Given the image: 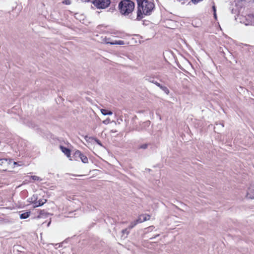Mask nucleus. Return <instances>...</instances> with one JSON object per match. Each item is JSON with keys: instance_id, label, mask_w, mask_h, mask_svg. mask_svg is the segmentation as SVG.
I'll return each instance as SVG.
<instances>
[{"instance_id": "1", "label": "nucleus", "mask_w": 254, "mask_h": 254, "mask_svg": "<svg viewBox=\"0 0 254 254\" xmlns=\"http://www.w3.org/2000/svg\"><path fill=\"white\" fill-rule=\"evenodd\" d=\"M137 2V12L136 19L141 20L143 18V14L150 15L154 8V3L147 0H136Z\"/></svg>"}, {"instance_id": "2", "label": "nucleus", "mask_w": 254, "mask_h": 254, "mask_svg": "<svg viewBox=\"0 0 254 254\" xmlns=\"http://www.w3.org/2000/svg\"><path fill=\"white\" fill-rule=\"evenodd\" d=\"M120 12L122 15L128 16L131 19V14L134 9V3L130 0H124L119 4Z\"/></svg>"}, {"instance_id": "3", "label": "nucleus", "mask_w": 254, "mask_h": 254, "mask_svg": "<svg viewBox=\"0 0 254 254\" xmlns=\"http://www.w3.org/2000/svg\"><path fill=\"white\" fill-rule=\"evenodd\" d=\"M150 218V216L148 214H141L139 215L138 218L135 221L130 223V224L128 227V228L130 230L136 226L138 223H142L147 220H149Z\"/></svg>"}, {"instance_id": "4", "label": "nucleus", "mask_w": 254, "mask_h": 254, "mask_svg": "<svg viewBox=\"0 0 254 254\" xmlns=\"http://www.w3.org/2000/svg\"><path fill=\"white\" fill-rule=\"evenodd\" d=\"M110 0H93V4L98 8H105L110 4Z\"/></svg>"}, {"instance_id": "5", "label": "nucleus", "mask_w": 254, "mask_h": 254, "mask_svg": "<svg viewBox=\"0 0 254 254\" xmlns=\"http://www.w3.org/2000/svg\"><path fill=\"white\" fill-rule=\"evenodd\" d=\"M13 163V165H17L18 163L16 162H13L11 160H8L7 159H0V165L3 166V170L6 171L8 169V166L11 164Z\"/></svg>"}, {"instance_id": "6", "label": "nucleus", "mask_w": 254, "mask_h": 254, "mask_svg": "<svg viewBox=\"0 0 254 254\" xmlns=\"http://www.w3.org/2000/svg\"><path fill=\"white\" fill-rule=\"evenodd\" d=\"M103 42L106 44H110L111 45H124L125 42L122 40H115L114 41H111L110 38H107L105 37L103 39Z\"/></svg>"}, {"instance_id": "7", "label": "nucleus", "mask_w": 254, "mask_h": 254, "mask_svg": "<svg viewBox=\"0 0 254 254\" xmlns=\"http://www.w3.org/2000/svg\"><path fill=\"white\" fill-rule=\"evenodd\" d=\"M75 155L80 158L83 163H87L88 162L87 157L83 155L80 151H76L75 152Z\"/></svg>"}, {"instance_id": "8", "label": "nucleus", "mask_w": 254, "mask_h": 254, "mask_svg": "<svg viewBox=\"0 0 254 254\" xmlns=\"http://www.w3.org/2000/svg\"><path fill=\"white\" fill-rule=\"evenodd\" d=\"M247 197L249 198L254 199V184L251 185L249 188L247 194Z\"/></svg>"}, {"instance_id": "9", "label": "nucleus", "mask_w": 254, "mask_h": 254, "mask_svg": "<svg viewBox=\"0 0 254 254\" xmlns=\"http://www.w3.org/2000/svg\"><path fill=\"white\" fill-rule=\"evenodd\" d=\"M46 201H47L46 199H39L38 201L34 202V203H33L34 207H38L40 206H42L44 203H45L46 202Z\"/></svg>"}, {"instance_id": "10", "label": "nucleus", "mask_w": 254, "mask_h": 254, "mask_svg": "<svg viewBox=\"0 0 254 254\" xmlns=\"http://www.w3.org/2000/svg\"><path fill=\"white\" fill-rule=\"evenodd\" d=\"M62 151L66 155L67 157H69L70 155V151L69 149L64 147V146H61Z\"/></svg>"}, {"instance_id": "11", "label": "nucleus", "mask_w": 254, "mask_h": 254, "mask_svg": "<svg viewBox=\"0 0 254 254\" xmlns=\"http://www.w3.org/2000/svg\"><path fill=\"white\" fill-rule=\"evenodd\" d=\"M101 112L103 115H112L113 114L112 112L103 109H101Z\"/></svg>"}, {"instance_id": "12", "label": "nucleus", "mask_w": 254, "mask_h": 254, "mask_svg": "<svg viewBox=\"0 0 254 254\" xmlns=\"http://www.w3.org/2000/svg\"><path fill=\"white\" fill-rule=\"evenodd\" d=\"M30 212H26L23 213H22L20 215V219H26L27 218L30 216Z\"/></svg>"}, {"instance_id": "13", "label": "nucleus", "mask_w": 254, "mask_h": 254, "mask_svg": "<svg viewBox=\"0 0 254 254\" xmlns=\"http://www.w3.org/2000/svg\"><path fill=\"white\" fill-rule=\"evenodd\" d=\"M128 229H129L127 228V229H124L122 231V233L123 234L122 237H123L125 235V234H126V236H125L124 237L126 238L127 237V236L128 235V234L129 233V231L128 230Z\"/></svg>"}, {"instance_id": "14", "label": "nucleus", "mask_w": 254, "mask_h": 254, "mask_svg": "<svg viewBox=\"0 0 254 254\" xmlns=\"http://www.w3.org/2000/svg\"><path fill=\"white\" fill-rule=\"evenodd\" d=\"M160 89H162L167 94H168L169 93V90L166 86L162 85Z\"/></svg>"}, {"instance_id": "15", "label": "nucleus", "mask_w": 254, "mask_h": 254, "mask_svg": "<svg viewBox=\"0 0 254 254\" xmlns=\"http://www.w3.org/2000/svg\"><path fill=\"white\" fill-rule=\"evenodd\" d=\"M30 177L35 181H41V179L37 176H32Z\"/></svg>"}, {"instance_id": "16", "label": "nucleus", "mask_w": 254, "mask_h": 254, "mask_svg": "<svg viewBox=\"0 0 254 254\" xmlns=\"http://www.w3.org/2000/svg\"><path fill=\"white\" fill-rule=\"evenodd\" d=\"M147 147H148L147 144H143L142 145H140L139 146L138 148L145 149H146L147 148Z\"/></svg>"}, {"instance_id": "17", "label": "nucleus", "mask_w": 254, "mask_h": 254, "mask_svg": "<svg viewBox=\"0 0 254 254\" xmlns=\"http://www.w3.org/2000/svg\"><path fill=\"white\" fill-rule=\"evenodd\" d=\"M110 123V119L109 118L107 119L106 120L103 121V123L107 125Z\"/></svg>"}, {"instance_id": "18", "label": "nucleus", "mask_w": 254, "mask_h": 254, "mask_svg": "<svg viewBox=\"0 0 254 254\" xmlns=\"http://www.w3.org/2000/svg\"><path fill=\"white\" fill-rule=\"evenodd\" d=\"M154 84H155L156 86H157L158 87H159L160 88H161V87L162 86V85H161L159 83H158V82L157 81H155V82H154Z\"/></svg>"}, {"instance_id": "19", "label": "nucleus", "mask_w": 254, "mask_h": 254, "mask_svg": "<svg viewBox=\"0 0 254 254\" xmlns=\"http://www.w3.org/2000/svg\"><path fill=\"white\" fill-rule=\"evenodd\" d=\"M63 3H65L66 4H70V1L69 0H64Z\"/></svg>"}, {"instance_id": "20", "label": "nucleus", "mask_w": 254, "mask_h": 254, "mask_svg": "<svg viewBox=\"0 0 254 254\" xmlns=\"http://www.w3.org/2000/svg\"><path fill=\"white\" fill-rule=\"evenodd\" d=\"M95 140L99 145H100V146L102 145L99 139L95 138Z\"/></svg>"}, {"instance_id": "21", "label": "nucleus", "mask_w": 254, "mask_h": 254, "mask_svg": "<svg viewBox=\"0 0 254 254\" xmlns=\"http://www.w3.org/2000/svg\"><path fill=\"white\" fill-rule=\"evenodd\" d=\"M216 126H221L222 127H224V125L223 124H216Z\"/></svg>"}, {"instance_id": "22", "label": "nucleus", "mask_w": 254, "mask_h": 254, "mask_svg": "<svg viewBox=\"0 0 254 254\" xmlns=\"http://www.w3.org/2000/svg\"><path fill=\"white\" fill-rule=\"evenodd\" d=\"M213 9L214 12H216V8H215V6H213Z\"/></svg>"}, {"instance_id": "23", "label": "nucleus", "mask_w": 254, "mask_h": 254, "mask_svg": "<svg viewBox=\"0 0 254 254\" xmlns=\"http://www.w3.org/2000/svg\"><path fill=\"white\" fill-rule=\"evenodd\" d=\"M44 211H41L40 213V215H41L43 214Z\"/></svg>"}, {"instance_id": "24", "label": "nucleus", "mask_w": 254, "mask_h": 254, "mask_svg": "<svg viewBox=\"0 0 254 254\" xmlns=\"http://www.w3.org/2000/svg\"><path fill=\"white\" fill-rule=\"evenodd\" d=\"M214 16L215 18H216V12H214Z\"/></svg>"}, {"instance_id": "25", "label": "nucleus", "mask_w": 254, "mask_h": 254, "mask_svg": "<svg viewBox=\"0 0 254 254\" xmlns=\"http://www.w3.org/2000/svg\"><path fill=\"white\" fill-rule=\"evenodd\" d=\"M147 125H149L150 124L149 121H147L145 123Z\"/></svg>"}, {"instance_id": "26", "label": "nucleus", "mask_w": 254, "mask_h": 254, "mask_svg": "<svg viewBox=\"0 0 254 254\" xmlns=\"http://www.w3.org/2000/svg\"><path fill=\"white\" fill-rule=\"evenodd\" d=\"M150 82H152L153 83H154V82H155L156 81H154V80H152V81H151V80H149Z\"/></svg>"}, {"instance_id": "27", "label": "nucleus", "mask_w": 254, "mask_h": 254, "mask_svg": "<svg viewBox=\"0 0 254 254\" xmlns=\"http://www.w3.org/2000/svg\"><path fill=\"white\" fill-rule=\"evenodd\" d=\"M82 0L84 1V2H86V1H89V0Z\"/></svg>"}, {"instance_id": "28", "label": "nucleus", "mask_w": 254, "mask_h": 254, "mask_svg": "<svg viewBox=\"0 0 254 254\" xmlns=\"http://www.w3.org/2000/svg\"><path fill=\"white\" fill-rule=\"evenodd\" d=\"M50 223H51V222H49V223L48 224V225H47V226H49V225H50Z\"/></svg>"}, {"instance_id": "29", "label": "nucleus", "mask_w": 254, "mask_h": 254, "mask_svg": "<svg viewBox=\"0 0 254 254\" xmlns=\"http://www.w3.org/2000/svg\"><path fill=\"white\" fill-rule=\"evenodd\" d=\"M153 228V226H151L149 227V228Z\"/></svg>"}]
</instances>
